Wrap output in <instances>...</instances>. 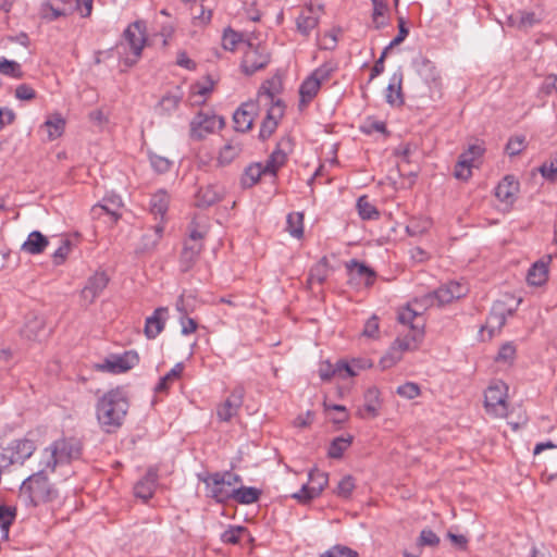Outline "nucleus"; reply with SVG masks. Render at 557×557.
<instances>
[{"instance_id":"ddd939ff","label":"nucleus","mask_w":557,"mask_h":557,"mask_svg":"<svg viewBox=\"0 0 557 557\" xmlns=\"http://www.w3.org/2000/svg\"><path fill=\"white\" fill-rule=\"evenodd\" d=\"M284 109L285 106L280 99H276V101L269 108L259 131V138L261 140H267L276 131L278 123L284 115Z\"/></svg>"},{"instance_id":"412c9836","label":"nucleus","mask_w":557,"mask_h":557,"mask_svg":"<svg viewBox=\"0 0 557 557\" xmlns=\"http://www.w3.org/2000/svg\"><path fill=\"white\" fill-rule=\"evenodd\" d=\"M519 186L513 175H506L496 186L495 196L499 201L512 205L517 199Z\"/></svg>"},{"instance_id":"6e6d98bb","label":"nucleus","mask_w":557,"mask_h":557,"mask_svg":"<svg viewBox=\"0 0 557 557\" xmlns=\"http://www.w3.org/2000/svg\"><path fill=\"white\" fill-rule=\"evenodd\" d=\"M242 41V35L232 28H226L222 37V46L225 50L234 51Z\"/></svg>"},{"instance_id":"6e6552de","label":"nucleus","mask_w":557,"mask_h":557,"mask_svg":"<svg viewBox=\"0 0 557 557\" xmlns=\"http://www.w3.org/2000/svg\"><path fill=\"white\" fill-rule=\"evenodd\" d=\"M271 54L265 45L246 44L240 69L246 75H252L256 72L268 66Z\"/></svg>"},{"instance_id":"9b49d317","label":"nucleus","mask_w":557,"mask_h":557,"mask_svg":"<svg viewBox=\"0 0 557 557\" xmlns=\"http://www.w3.org/2000/svg\"><path fill=\"white\" fill-rule=\"evenodd\" d=\"M139 362V356L135 350H127L122 355H112L107 358L103 363L99 364L98 368L101 371L111 373H124Z\"/></svg>"},{"instance_id":"aec40b11","label":"nucleus","mask_w":557,"mask_h":557,"mask_svg":"<svg viewBox=\"0 0 557 557\" xmlns=\"http://www.w3.org/2000/svg\"><path fill=\"white\" fill-rule=\"evenodd\" d=\"M121 207L122 200L119 196L104 197L101 202L92 206L91 215L99 219L102 214H108L113 222H116L121 216Z\"/></svg>"},{"instance_id":"c03bdc74","label":"nucleus","mask_w":557,"mask_h":557,"mask_svg":"<svg viewBox=\"0 0 557 557\" xmlns=\"http://www.w3.org/2000/svg\"><path fill=\"white\" fill-rule=\"evenodd\" d=\"M16 517V508L0 505V529L4 537L9 536L10 527L13 524Z\"/></svg>"},{"instance_id":"423d86ee","label":"nucleus","mask_w":557,"mask_h":557,"mask_svg":"<svg viewBox=\"0 0 557 557\" xmlns=\"http://www.w3.org/2000/svg\"><path fill=\"white\" fill-rule=\"evenodd\" d=\"M146 22L138 20L131 23L123 32V38L127 42L133 58H127L125 64L132 66L140 59L143 49L147 42Z\"/></svg>"},{"instance_id":"f257e3e1","label":"nucleus","mask_w":557,"mask_h":557,"mask_svg":"<svg viewBox=\"0 0 557 557\" xmlns=\"http://www.w3.org/2000/svg\"><path fill=\"white\" fill-rule=\"evenodd\" d=\"M435 301L428 293L421 297H417L405 307L400 308L397 313V321L406 329L408 333L398 335L392 346V352H397L396 359H400L401 354L409 350H416L424 338L425 319L423 313L431 307L435 306Z\"/></svg>"},{"instance_id":"a19ab883","label":"nucleus","mask_w":557,"mask_h":557,"mask_svg":"<svg viewBox=\"0 0 557 557\" xmlns=\"http://www.w3.org/2000/svg\"><path fill=\"white\" fill-rule=\"evenodd\" d=\"M42 126L47 128L49 140H53L62 135L65 121L61 114L57 113L50 116Z\"/></svg>"},{"instance_id":"6ab92c4d","label":"nucleus","mask_w":557,"mask_h":557,"mask_svg":"<svg viewBox=\"0 0 557 557\" xmlns=\"http://www.w3.org/2000/svg\"><path fill=\"white\" fill-rule=\"evenodd\" d=\"M403 79L404 73L401 67H398L391 76L389 83L386 87L385 100L392 107H401L405 102L403 95Z\"/></svg>"},{"instance_id":"bb28decb","label":"nucleus","mask_w":557,"mask_h":557,"mask_svg":"<svg viewBox=\"0 0 557 557\" xmlns=\"http://www.w3.org/2000/svg\"><path fill=\"white\" fill-rule=\"evenodd\" d=\"M321 85L312 76H308L299 87V109L304 110L318 95Z\"/></svg>"},{"instance_id":"4c0bfd02","label":"nucleus","mask_w":557,"mask_h":557,"mask_svg":"<svg viewBox=\"0 0 557 557\" xmlns=\"http://www.w3.org/2000/svg\"><path fill=\"white\" fill-rule=\"evenodd\" d=\"M183 370L184 364L182 362L176 363L164 376L159 380L154 391L157 393L168 392L170 385L182 375Z\"/></svg>"},{"instance_id":"13d9d810","label":"nucleus","mask_w":557,"mask_h":557,"mask_svg":"<svg viewBox=\"0 0 557 557\" xmlns=\"http://www.w3.org/2000/svg\"><path fill=\"white\" fill-rule=\"evenodd\" d=\"M525 148V136L523 135H517L513 137H510L505 151L510 156L515 157L518 156L520 152H522Z\"/></svg>"},{"instance_id":"3c124183","label":"nucleus","mask_w":557,"mask_h":557,"mask_svg":"<svg viewBox=\"0 0 557 557\" xmlns=\"http://www.w3.org/2000/svg\"><path fill=\"white\" fill-rule=\"evenodd\" d=\"M246 534H249L247 528L242 525H230L228 529L221 534V541L225 544H238L240 537Z\"/></svg>"},{"instance_id":"72a5a7b5","label":"nucleus","mask_w":557,"mask_h":557,"mask_svg":"<svg viewBox=\"0 0 557 557\" xmlns=\"http://www.w3.org/2000/svg\"><path fill=\"white\" fill-rule=\"evenodd\" d=\"M163 223H157L152 230L144 234L139 247L140 251L147 252L154 249L163 235Z\"/></svg>"},{"instance_id":"8fccbe9b","label":"nucleus","mask_w":557,"mask_h":557,"mask_svg":"<svg viewBox=\"0 0 557 557\" xmlns=\"http://www.w3.org/2000/svg\"><path fill=\"white\" fill-rule=\"evenodd\" d=\"M67 14L65 8H61L59 5H54L53 3L46 1L41 4L40 15L44 20L49 22L55 21L61 16H65Z\"/></svg>"},{"instance_id":"09e8293b","label":"nucleus","mask_w":557,"mask_h":557,"mask_svg":"<svg viewBox=\"0 0 557 557\" xmlns=\"http://www.w3.org/2000/svg\"><path fill=\"white\" fill-rule=\"evenodd\" d=\"M337 70V64L334 61H326L319 67H317L310 76L319 81V84L322 85L324 82H327L333 73Z\"/></svg>"},{"instance_id":"c756f323","label":"nucleus","mask_w":557,"mask_h":557,"mask_svg":"<svg viewBox=\"0 0 557 557\" xmlns=\"http://www.w3.org/2000/svg\"><path fill=\"white\" fill-rule=\"evenodd\" d=\"M262 492L261 490L253 486H240L233 488L232 499H235L238 504L250 505L259 500Z\"/></svg>"},{"instance_id":"f03ea898","label":"nucleus","mask_w":557,"mask_h":557,"mask_svg":"<svg viewBox=\"0 0 557 557\" xmlns=\"http://www.w3.org/2000/svg\"><path fill=\"white\" fill-rule=\"evenodd\" d=\"M128 408V398L123 387L103 393L95 405L96 419L100 429L108 434L116 432L123 425Z\"/></svg>"},{"instance_id":"0e129e2a","label":"nucleus","mask_w":557,"mask_h":557,"mask_svg":"<svg viewBox=\"0 0 557 557\" xmlns=\"http://www.w3.org/2000/svg\"><path fill=\"white\" fill-rule=\"evenodd\" d=\"M516 358V347L511 343L504 344L496 356V361L511 364Z\"/></svg>"},{"instance_id":"b1692460","label":"nucleus","mask_w":557,"mask_h":557,"mask_svg":"<svg viewBox=\"0 0 557 557\" xmlns=\"http://www.w3.org/2000/svg\"><path fill=\"white\" fill-rule=\"evenodd\" d=\"M380 407V392L377 388L371 387L364 393V405L358 409L357 414L362 419L375 418L379 416Z\"/></svg>"},{"instance_id":"774afa93","label":"nucleus","mask_w":557,"mask_h":557,"mask_svg":"<svg viewBox=\"0 0 557 557\" xmlns=\"http://www.w3.org/2000/svg\"><path fill=\"white\" fill-rule=\"evenodd\" d=\"M540 173L548 181H555L557 178V158L549 162H544L540 166Z\"/></svg>"},{"instance_id":"cd10ccee","label":"nucleus","mask_w":557,"mask_h":557,"mask_svg":"<svg viewBox=\"0 0 557 557\" xmlns=\"http://www.w3.org/2000/svg\"><path fill=\"white\" fill-rule=\"evenodd\" d=\"M222 199V193L218 186L208 185L199 188L196 194V206L199 208H208Z\"/></svg>"},{"instance_id":"e433bc0d","label":"nucleus","mask_w":557,"mask_h":557,"mask_svg":"<svg viewBox=\"0 0 557 557\" xmlns=\"http://www.w3.org/2000/svg\"><path fill=\"white\" fill-rule=\"evenodd\" d=\"M183 99V91L176 87L174 91L166 92L159 101L160 109L165 113L175 111Z\"/></svg>"},{"instance_id":"4468645a","label":"nucleus","mask_w":557,"mask_h":557,"mask_svg":"<svg viewBox=\"0 0 557 557\" xmlns=\"http://www.w3.org/2000/svg\"><path fill=\"white\" fill-rule=\"evenodd\" d=\"M203 482L207 485V495L212 497L215 502L224 504L232 499L233 488H230L220 472L209 474Z\"/></svg>"},{"instance_id":"5fc2aeb1","label":"nucleus","mask_w":557,"mask_h":557,"mask_svg":"<svg viewBox=\"0 0 557 557\" xmlns=\"http://www.w3.org/2000/svg\"><path fill=\"white\" fill-rule=\"evenodd\" d=\"M373 4L372 20L374 27L380 29L386 25L384 20H380L387 11V3L385 0H371Z\"/></svg>"},{"instance_id":"69168bd1","label":"nucleus","mask_w":557,"mask_h":557,"mask_svg":"<svg viewBox=\"0 0 557 557\" xmlns=\"http://www.w3.org/2000/svg\"><path fill=\"white\" fill-rule=\"evenodd\" d=\"M396 392L400 397H404L406 399H413L418 397L421 393L420 386L413 382H407L403 385H399Z\"/></svg>"},{"instance_id":"49530a36","label":"nucleus","mask_w":557,"mask_h":557,"mask_svg":"<svg viewBox=\"0 0 557 557\" xmlns=\"http://www.w3.org/2000/svg\"><path fill=\"white\" fill-rule=\"evenodd\" d=\"M310 13H301L297 20V29L305 36H309L312 29H314L319 24V18L311 14V8L309 9Z\"/></svg>"},{"instance_id":"f3484780","label":"nucleus","mask_w":557,"mask_h":557,"mask_svg":"<svg viewBox=\"0 0 557 557\" xmlns=\"http://www.w3.org/2000/svg\"><path fill=\"white\" fill-rule=\"evenodd\" d=\"M520 299L516 301L515 306H508L506 300H496L493 304L491 313L487 318V324L494 330H500L508 317H511L515 311L517 310V307L520 304Z\"/></svg>"},{"instance_id":"4d7b16f0","label":"nucleus","mask_w":557,"mask_h":557,"mask_svg":"<svg viewBox=\"0 0 557 557\" xmlns=\"http://www.w3.org/2000/svg\"><path fill=\"white\" fill-rule=\"evenodd\" d=\"M355 487V479L351 475H345L337 484L336 494L342 498H349Z\"/></svg>"},{"instance_id":"9d476101","label":"nucleus","mask_w":557,"mask_h":557,"mask_svg":"<svg viewBox=\"0 0 557 557\" xmlns=\"http://www.w3.org/2000/svg\"><path fill=\"white\" fill-rule=\"evenodd\" d=\"M329 475L326 472L319 469H312L309 472V483L304 484L297 493L292 495L300 504H307L310 500L320 496L324 487L327 485Z\"/></svg>"},{"instance_id":"a18cd8bd","label":"nucleus","mask_w":557,"mask_h":557,"mask_svg":"<svg viewBox=\"0 0 557 557\" xmlns=\"http://www.w3.org/2000/svg\"><path fill=\"white\" fill-rule=\"evenodd\" d=\"M351 441H352L351 436L335 437L330 444L329 451H327L329 457L334 458V459L342 458L344 451L350 446Z\"/></svg>"},{"instance_id":"864d4df0","label":"nucleus","mask_w":557,"mask_h":557,"mask_svg":"<svg viewBox=\"0 0 557 557\" xmlns=\"http://www.w3.org/2000/svg\"><path fill=\"white\" fill-rule=\"evenodd\" d=\"M0 73L13 78L23 77L21 64L16 61L8 60L5 58H0Z\"/></svg>"},{"instance_id":"a878e982","label":"nucleus","mask_w":557,"mask_h":557,"mask_svg":"<svg viewBox=\"0 0 557 557\" xmlns=\"http://www.w3.org/2000/svg\"><path fill=\"white\" fill-rule=\"evenodd\" d=\"M49 245V239L39 231H33L27 239L22 244L21 250L29 255H39L45 251Z\"/></svg>"},{"instance_id":"0eeeda50","label":"nucleus","mask_w":557,"mask_h":557,"mask_svg":"<svg viewBox=\"0 0 557 557\" xmlns=\"http://www.w3.org/2000/svg\"><path fill=\"white\" fill-rule=\"evenodd\" d=\"M36 450V443L27 437L12 441L0 453V462L2 467H9L14 463L23 465Z\"/></svg>"},{"instance_id":"e2e57ef3","label":"nucleus","mask_w":557,"mask_h":557,"mask_svg":"<svg viewBox=\"0 0 557 557\" xmlns=\"http://www.w3.org/2000/svg\"><path fill=\"white\" fill-rule=\"evenodd\" d=\"M472 175V166L468 164V161L465 158H458V161L455 165L454 176L457 180L468 181Z\"/></svg>"},{"instance_id":"4be33fe9","label":"nucleus","mask_w":557,"mask_h":557,"mask_svg":"<svg viewBox=\"0 0 557 557\" xmlns=\"http://www.w3.org/2000/svg\"><path fill=\"white\" fill-rule=\"evenodd\" d=\"M166 314L168 308L159 307L146 319L144 333L148 339H154L164 330Z\"/></svg>"},{"instance_id":"052dcab7","label":"nucleus","mask_w":557,"mask_h":557,"mask_svg":"<svg viewBox=\"0 0 557 557\" xmlns=\"http://www.w3.org/2000/svg\"><path fill=\"white\" fill-rule=\"evenodd\" d=\"M156 486L151 483H147L144 480H139L134 486V494L136 497L147 502L152 497Z\"/></svg>"},{"instance_id":"ea45409f","label":"nucleus","mask_w":557,"mask_h":557,"mask_svg":"<svg viewBox=\"0 0 557 557\" xmlns=\"http://www.w3.org/2000/svg\"><path fill=\"white\" fill-rule=\"evenodd\" d=\"M205 0H193L191 11L193 18L197 25H208L212 18V10L206 9L203 5Z\"/></svg>"},{"instance_id":"7c9ffc66","label":"nucleus","mask_w":557,"mask_h":557,"mask_svg":"<svg viewBox=\"0 0 557 557\" xmlns=\"http://www.w3.org/2000/svg\"><path fill=\"white\" fill-rule=\"evenodd\" d=\"M286 161L287 154L282 149H280V147H277L269 156L265 163L262 164V168L265 174H270L275 177L277 171L286 163Z\"/></svg>"},{"instance_id":"bf43d9fd","label":"nucleus","mask_w":557,"mask_h":557,"mask_svg":"<svg viewBox=\"0 0 557 557\" xmlns=\"http://www.w3.org/2000/svg\"><path fill=\"white\" fill-rule=\"evenodd\" d=\"M484 151L485 149L481 145L473 144L470 145L469 148L459 156V158H465L468 161V164L473 168L475 165V161L483 156Z\"/></svg>"},{"instance_id":"de8ad7c7","label":"nucleus","mask_w":557,"mask_h":557,"mask_svg":"<svg viewBox=\"0 0 557 557\" xmlns=\"http://www.w3.org/2000/svg\"><path fill=\"white\" fill-rule=\"evenodd\" d=\"M189 237L186 242L189 243H202L208 230L197 216L193 218L188 225Z\"/></svg>"},{"instance_id":"393cba45","label":"nucleus","mask_w":557,"mask_h":557,"mask_svg":"<svg viewBox=\"0 0 557 557\" xmlns=\"http://www.w3.org/2000/svg\"><path fill=\"white\" fill-rule=\"evenodd\" d=\"M553 255L546 256V261L539 260L528 271L527 280L530 285L541 286L547 281L548 277V263L550 262Z\"/></svg>"},{"instance_id":"37998d69","label":"nucleus","mask_w":557,"mask_h":557,"mask_svg":"<svg viewBox=\"0 0 557 557\" xmlns=\"http://www.w3.org/2000/svg\"><path fill=\"white\" fill-rule=\"evenodd\" d=\"M416 64L419 75L422 76L426 82H435L437 79L438 73L433 62L426 58H420L416 61Z\"/></svg>"},{"instance_id":"f704fd0d","label":"nucleus","mask_w":557,"mask_h":557,"mask_svg":"<svg viewBox=\"0 0 557 557\" xmlns=\"http://www.w3.org/2000/svg\"><path fill=\"white\" fill-rule=\"evenodd\" d=\"M242 151V145L238 143L230 141L225 144L219 152L218 165L225 166L231 164Z\"/></svg>"},{"instance_id":"dca6fc26","label":"nucleus","mask_w":557,"mask_h":557,"mask_svg":"<svg viewBox=\"0 0 557 557\" xmlns=\"http://www.w3.org/2000/svg\"><path fill=\"white\" fill-rule=\"evenodd\" d=\"M467 287L458 282H449L431 293L436 306H443L463 297Z\"/></svg>"},{"instance_id":"2f4dec72","label":"nucleus","mask_w":557,"mask_h":557,"mask_svg":"<svg viewBox=\"0 0 557 557\" xmlns=\"http://www.w3.org/2000/svg\"><path fill=\"white\" fill-rule=\"evenodd\" d=\"M262 175H267L262 168V163L256 162V163L249 164L245 169V171L240 177L242 187L243 188L252 187L253 185H256L259 182V180Z\"/></svg>"},{"instance_id":"c9c22d12","label":"nucleus","mask_w":557,"mask_h":557,"mask_svg":"<svg viewBox=\"0 0 557 557\" xmlns=\"http://www.w3.org/2000/svg\"><path fill=\"white\" fill-rule=\"evenodd\" d=\"M346 268L350 275L358 276L360 278L364 277L367 284L372 283L375 277L374 270L369 268L366 263L359 262L356 259L350 260L346 264Z\"/></svg>"},{"instance_id":"473e14b6","label":"nucleus","mask_w":557,"mask_h":557,"mask_svg":"<svg viewBox=\"0 0 557 557\" xmlns=\"http://www.w3.org/2000/svg\"><path fill=\"white\" fill-rule=\"evenodd\" d=\"M330 273L329 259L322 257L311 269L308 276V285L311 286L313 283L323 284Z\"/></svg>"},{"instance_id":"a211bd4d","label":"nucleus","mask_w":557,"mask_h":557,"mask_svg":"<svg viewBox=\"0 0 557 557\" xmlns=\"http://www.w3.org/2000/svg\"><path fill=\"white\" fill-rule=\"evenodd\" d=\"M109 281L110 278L104 272H96L87 280L86 285L82 289V298L88 304H92L106 289Z\"/></svg>"},{"instance_id":"20e7f679","label":"nucleus","mask_w":557,"mask_h":557,"mask_svg":"<svg viewBox=\"0 0 557 557\" xmlns=\"http://www.w3.org/2000/svg\"><path fill=\"white\" fill-rule=\"evenodd\" d=\"M40 470L26 478L21 487L20 495L26 505L37 507L41 504L53 502L58 498V490L49 482L45 466H40Z\"/></svg>"},{"instance_id":"79ce46f5","label":"nucleus","mask_w":557,"mask_h":557,"mask_svg":"<svg viewBox=\"0 0 557 557\" xmlns=\"http://www.w3.org/2000/svg\"><path fill=\"white\" fill-rule=\"evenodd\" d=\"M357 209L362 220H375L380 216V212L375 206L368 200L367 196H361L358 198Z\"/></svg>"},{"instance_id":"2eb2a0df","label":"nucleus","mask_w":557,"mask_h":557,"mask_svg":"<svg viewBox=\"0 0 557 557\" xmlns=\"http://www.w3.org/2000/svg\"><path fill=\"white\" fill-rule=\"evenodd\" d=\"M258 113V104L255 101L244 102L233 114L234 128L245 133L251 129L255 116Z\"/></svg>"},{"instance_id":"58836bf2","label":"nucleus","mask_w":557,"mask_h":557,"mask_svg":"<svg viewBox=\"0 0 557 557\" xmlns=\"http://www.w3.org/2000/svg\"><path fill=\"white\" fill-rule=\"evenodd\" d=\"M511 24L519 29L528 30L533 27L539 20L533 12L519 11L509 17Z\"/></svg>"},{"instance_id":"680f3d73","label":"nucleus","mask_w":557,"mask_h":557,"mask_svg":"<svg viewBox=\"0 0 557 557\" xmlns=\"http://www.w3.org/2000/svg\"><path fill=\"white\" fill-rule=\"evenodd\" d=\"M44 321L38 318H34L25 324L22 333L28 339H36L38 337V332L42 330Z\"/></svg>"},{"instance_id":"1a4fd4ad","label":"nucleus","mask_w":557,"mask_h":557,"mask_svg":"<svg viewBox=\"0 0 557 557\" xmlns=\"http://www.w3.org/2000/svg\"><path fill=\"white\" fill-rule=\"evenodd\" d=\"M223 126V117L200 111L190 122V137L195 140H201Z\"/></svg>"},{"instance_id":"39448f33","label":"nucleus","mask_w":557,"mask_h":557,"mask_svg":"<svg viewBox=\"0 0 557 557\" xmlns=\"http://www.w3.org/2000/svg\"><path fill=\"white\" fill-rule=\"evenodd\" d=\"M508 386L505 382L497 380L490 384L484 394L486 411L494 417L505 418L508 413Z\"/></svg>"},{"instance_id":"338daca9","label":"nucleus","mask_w":557,"mask_h":557,"mask_svg":"<svg viewBox=\"0 0 557 557\" xmlns=\"http://www.w3.org/2000/svg\"><path fill=\"white\" fill-rule=\"evenodd\" d=\"M320 557H358V553L347 546L336 545Z\"/></svg>"},{"instance_id":"7ed1b4c3","label":"nucleus","mask_w":557,"mask_h":557,"mask_svg":"<svg viewBox=\"0 0 557 557\" xmlns=\"http://www.w3.org/2000/svg\"><path fill=\"white\" fill-rule=\"evenodd\" d=\"M83 443L76 437H61L53 441L41 453L40 466L54 472L58 466L71 463L81 458Z\"/></svg>"},{"instance_id":"603ef678","label":"nucleus","mask_w":557,"mask_h":557,"mask_svg":"<svg viewBox=\"0 0 557 557\" xmlns=\"http://www.w3.org/2000/svg\"><path fill=\"white\" fill-rule=\"evenodd\" d=\"M302 220L304 215L301 213H289L287 215V231L295 238H300L304 235Z\"/></svg>"},{"instance_id":"c85d7f7f","label":"nucleus","mask_w":557,"mask_h":557,"mask_svg":"<svg viewBox=\"0 0 557 557\" xmlns=\"http://www.w3.org/2000/svg\"><path fill=\"white\" fill-rule=\"evenodd\" d=\"M170 203V195L165 190H159L151 196L150 199V211L154 216H160L162 223L168 212Z\"/></svg>"},{"instance_id":"f8f14e48","label":"nucleus","mask_w":557,"mask_h":557,"mask_svg":"<svg viewBox=\"0 0 557 557\" xmlns=\"http://www.w3.org/2000/svg\"><path fill=\"white\" fill-rule=\"evenodd\" d=\"M245 394V387L242 384L236 385L225 401L216 408L219 420L228 422L235 417L244 403Z\"/></svg>"},{"instance_id":"5701e85b","label":"nucleus","mask_w":557,"mask_h":557,"mask_svg":"<svg viewBox=\"0 0 557 557\" xmlns=\"http://www.w3.org/2000/svg\"><path fill=\"white\" fill-rule=\"evenodd\" d=\"M202 249V243L185 242L180 256V270L182 272H188L197 262Z\"/></svg>"}]
</instances>
